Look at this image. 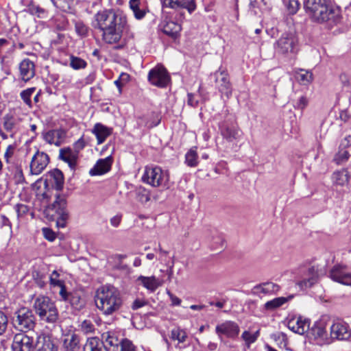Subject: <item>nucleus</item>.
<instances>
[{
  "mask_svg": "<svg viewBox=\"0 0 351 351\" xmlns=\"http://www.w3.org/2000/svg\"><path fill=\"white\" fill-rule=\"evenodd\" d=\"M92 26L101 32V40L108 45L119 43L123 32L129 29L126 15L113 9L97 12L94 16Z\"/></svg>",
  "mask_w": 351,
  "mask_h": 351,
  "instance_id": "obj_1",
  "label": "nucleus"
},
{
  "mask_svg": "<svg viewBox=\"0 0 351 351\" xmlns=\"http://www.w3.org/2000/svg\"><path fill=\"white\" fill-rule=\"evenodd\" d=\"M97 308L104 315H112L121 308L123 301L117 288L106 285L99 287L95 299Z\"/></svg>",
  "mask_w": 351,
  "mask_h": 351,
  "instance_id": "obj_2",
  "label": "nucleus"
},
{
  "mask_svg": "<svg viewBox=\"0 0 351 351\" xmlns=\"http://www.w3.org/2000/svg\"><path fill=\"white\" fill-rule=\"evenodd\" d=\"M304 8L306 14L315 21L337 23L340 21L339 10L329 7L326 0H306Z\"/></svg>",
  "mask_w": 351,
  "mask_h": 351,
  "instance_id": "obj_3",
  "label": "nucleus"
},
{
  "mask_svg": "<svg viewBox=\"0 0 351 351\" xmlns=\"http://www.w3.org/2000/svg\"><path fill=\"white\" fill-rule=\"evenodd\" d=\"M44 213L49 219L56 221L58 228H64L69 218L66 197L56 193L55 200L52 204L46 206Z\"/></svg>",
  "mask_w": 351,
  "mask_h": 351,
  "instance_id": "obj_4",
  "label": "nucleus"
},
{
  "mask_svg": "<svg viewBox=\"0 0 351 351\" xmlns=\"http://www.w3.org/2000/svg\"><path fill=\"white\" fill-rule=\"evenodd\" d=\"M34 308L42 321L55 323L58 318V311L54 302L47 296L38 297L34 301Z\"/></svg>",
  "mask_w": 351,
  "mask_h": 351,
  "instance_id": "obj_5",
  "label": "nucleus"
},
{
  "mask_svg": "<svg viewBox=\"0 0 351 351\" xmlns=\"http://www.w3.org/2000/svg\"><path fill=\"white\" fill-rule=\"evenodd\" d=\"M169 179L168 172L158 166L146 167L142 176V181L154 187H166Z\"/></svg>",
  "mask_w": 351,
  "mask_h": 351,
  "instance_id": "obj_6",
  "label": "nucleus"
},
{
  "mask_svg": "<svg viewBox=\"0 0 351 351\" xmlns=\"http://www.w3.org/2000/svg\"><path fill=\"white\" fill-rule=\"evenodd\" d=\"M12 322L15 329L25 333L34 328L36 318L32 310L23 307L16 311Z\"/></svg>",
  "mask_w": 351,
  "mask_h": 351,
  "instance_id": "obj_7",
  "label": "nucleus"
},
{
  "mask_svg": "<svg viewBox=\"0 0 351 351\" xmlns=\"http://www.w3.org/2000/svg\"><path fill=\"white\" fill-rule=\"evenodd\" d=\"M274 49L278 54L295 55L298 51V39L291 34H284L274 44Z\"/></svg>",
  "mask_w": 351,
  "mask_h": 351,
  "instance_id": "obj_8",
  "label": "nucleus"
},
{
  "mask_svg": "<svg viewBox=\"0 0 351 351\" xmlns=\"http://www.w3.org/2000/svg\"><path fill=\"white\" fill-rule=\"evenodd\" d=\"M318 280V270L315 267H309L300 270L296 285L300 289L304 290L315 285Z\"/></svg>",
  "mask_w": 351,
  "mask_h": 351,
  "instance_id": "obj_9",
  "label": "nucleus"
},
{
  "mask_svg": "<svg viewBox=\"0 0 351 351\" xmlns=\"http://www.w3.org/2000/svg\"><path fill=\"white\" fill-rule=\"evenodd\" d=\"M148 80L154 86L165 88L170 81L167 69L162 66H157L149 71Z\"/></svg>",
  "mask_w": 351,
  "mask_h": 351,
  "instance_id": "obj_10",
  "label": "nucleus"
},
{
  "mask_svg": "<svg viewBox=\"0 0 351 351\" xmlns=\"http://www.w3.org/2000/svg\"><path fill=\"white\" fill-rule=\"evenodd\" d=\"M328 276L335 282L351 286V272L344 265L337 264L334 265L329 271Z\"/></svg>",
  "mask_w": 351,
  "mask_h": 351,
  "instance_id": "obj_11",
  "label": "nucleus"
},
{
  "mask_svg": "<svg viewBox=\"0 0 351 351\" xmlns=\"http://www.w3.org/2000/svg\"><path fill=\"white\" fill-rule=\"evenodd\" d=\"M34 341L32 337L23 332L14 335L12 343V351H34Z\"/></svg>",
  "mask_w": 351,
  "mask_h": 351,
  "instance_id": "obj_12",
  "label": "nucleus"
},
{
  "mask_svg": "<svg viewBox=\"0 0 351 351\" xmlns=\"http://www.w3.org/2000/svg\"><path fill=\"white\" fill-rule=\"evenodd\" d=\"M49 162L48 154L43 152L37 151L32 158L29 171L32 175L40 174L47 167Z\"/></svg>",
  "mask_w": 351,
  "mask_h": 351,
  "instance_id": "obj_13",
  "label": "nucleus"
},
{
  "mask_svg": "<svg viewBox=\"0 0 351 351\" xmlns=\"http://www.w3.org/2000/svg\"><path fill=\"white\" fill-rule=\"evenodd\" d=\"M103 343L108 351H119V348L125 338L121 337L120 332L110 330L101 335Z\"/></svg>",
  "mask_w": 351,
  "mask_h": 351,
  "instance_id": "obj_14",
  "label": "nucleus"
},
{
  "mask_svg": "<svg viewBox=\"0 0 351 351\" xmlns=\"http://www.w3.org/2000/svg\"><path fill=\"white\" fill-rule=\"evenodd\" d=\"M219 130L223 138L229 142L238 140L241 131L233 121H224L219 124Z\"/></svg>",
  "mask_w": 351,
  "mask_h": 351,
  "instance_id": "obj_15",
  "label": "nucleus"
},
{
  "mask_svg": "<svg viewBox=\"0 0 351 351\" xmlns=\"http://www.w3.org/2000/svg\"><path fill=\"white\" fill-rule=\"evenodd\" d=\"M213 75L219 90L221 94L229 97L232 95V88L227 71L219 70L215 72Z\"/></svg>",
  "mask_w": 351,
  "mask_h": 351,
  "instance_id": "obj_16",
  "label": "nucleus"
},
{
  "mask_svg": "<svg viewBox=\"0 0 351 351\" xmlns=\"http://www.w3.org/2000/svg\"><path fill=\"white\" fill-rule=\"evenodd\" d=\"M240 332L239 325L232 321H226L218 324L215 328V332L220 339L222 336L234 339L237 337Z\"/></svg>",
  "mask_w": 351,
  "mask_h": 351,
  "instance_id": "obj_17",
  "label": "nucleus"
},
{
  "mask_svg": "<svg viewBox=\"0 0 351 351\" xmlns=\"http://www.w3.org/2000/svg\"><path fill=\"white\" fill-rule=\"evenodd\" d=\"M287 326L293 332L303 335L309 330L310 320L302 316H293L288 320Z\"/></svg>",
  "mask_w": 351,
  "mask_h": 351,
  "instance_id": "obj_18",
  "label": "nucleus"
},
{
  "mask_svg": "<svg viewBox=\"0 0 351 351\" xmlns=\"http://www.w3.org/2000/svg\"><path fill=\"white\" fill-rule=\"evenodd\" d=\"M19 76L25 82L32 79L36 74V66L29 58L23 59L19 65Z\"/></svg>",
  "mask_w": 351,
  "mask_h": 351,
  "instance_id": "obj_19",
  "label": "nucleus"
},
{
  "mask_svg": "<svg viewBox=\"0 0 351 351\" xmlns=\"http://www.w3.org/2000/svg\"><path fill=\"white\" fill-rule=\"evenodd\" d=\"M330 335L332 339L346 340L351 337V330L347 324L337 322L331 326Z\"/></svg>",
  "mask_w": 351,
  "mask_h": 351,
  "instance_id": "obj_20",
  "label": "nucleus"
},
{
  "mask_svg": "<svg viewBox=\"0 0 351 351\" xmlns=\"http://www.w3.org/2000/svg\"><path fill=\"white\" fill-rule=\"evenodd\" d=\"M136 284L146 289L149 292L154 293L158 287L162 285V281L155 276H139Z\"/></svg>",
  "mask_w": 351,
  "mask_h": 351,
  "instance_id": "obj_21",
  "label": "nucleus"
},
{
  "mask_svg": "<svg viewBox=\"0 0 351 351\" xmlns=\"http://www.w3.org/2000/svg\"><path fill=\"white\" fill-rule=\"evenodd\" d=\"M162 7L174 10L185 8L189 13H192L196 8L194 0H163Z\"/></svg>",
  "mask_w": 351,
  "mask_h": 351,
  "instance_id": "obj_22",
  "label": "nucleus"
},
{
  "mask_svg": "<svg viewBox=\"0 0 351 351\" xmlns=\"http://www.w3.org/2000/svg\"><path fill=\"white\" fill-rule=\"evenodd\" d=\"M65 137V132L62 130H51L43 133L44 141L56 146H60Z\"/></svg>",
  "mask_w": 351,
  "mask_h": 351,
  "instance_id": "obj_23",
  "label": "nucleus"
},
{
  "mask_svg": "<svg viewBox=\"0 0 351 351\" xmlns=\"http://www.w3.org/2000/svg\"><path fill=\"white\" fill-rule=\"evenodd\" d=\"M112 164V156H108L97 160L95 166L90 170V176H100L108 172Z\"/></svg>",
  "mask_w": 351,
  "mask_h": 351,
  "instance_id": "obj_24",
  "label": "nucleus"
},
{
  "mask_svg": "<svg viewBox=\"0 0 351 351\" xmlns=\"http://www.w3.org/2000/svg\"><path fill=\"white\" fill-rule=\"evenodd\" d=\"M46 182H49L50 184L58 191H61L64 186V176L62 172L54 169L49 171L47 174Z\"/></svg>",
  "mask_w": 351,
  "mask_h": 351,
  "instance_id": "obj_25",
  "label": "nucleus"
},
{
  "mask_svg": "<svg viewBox=\"0 0 351 351\" xmlns=\"http://www.w3.org/2000/svg\"><path fill=\"white\" fill-rule=\"evenodd\" d=\"M59 158L66 162L71 169H74L78 158L77 151H73L70 147L60 149Z\"/></svg>",
  "mask_w": 351,
  "mask_h": 351,
  "instance_id": "obj_26",
  "label": "nucleus"
},
{
  "mask_svg": "<svg viewBox=\"0 0 351 351\" xmlns=\"http://www.w3.org/2000/svg\"><path fill=\"white\" fill-rule=\"evenodd\" d=\"M9 169L13 176L16 184H23L25 182V176L23 172V167L25 162L21 159L10 164Z\"/></svg>",
  "mask_w": 351,
  "mask_h": 351,
  "instance_id": "obj_27",
  "label": "nucleus"
},
{
  "mask_svg": "<svg viewBox=\"0 0 351 351\" xmlns=\"http://www.w3.org/2000/svg\"><path fill=\"white\" fill-rule=\"evenodd\" d=\"M62 341L65 351H79L80 349V338L75 333L69 332L64 335Z\"/></svg>",
  "mask_w": 351,
  "mask_h": 351,
  "instance_id": "obj_28",
  "label": "nucleus"
},
{
  "mask_svg": "<svg viewBox=\"0 0 351 351\" xmlns=\"http://www.w3.org/2000/svg\"><path fill=\"white\" fill-rule=\"evenodd\" d=\"M63 300L69 301L72 308L77 311L82 309L86 304L83 293L79 291H73L69 293L66 292V298Z\"/></svg>",
  "mask_w": 351,
  "mask_h": 351,
  "instance_id": "obj_29",
  "label": "nucleus"
},
{
  "mask_svg": "<svg viewBox=\"0 0 351 351\" xmlns=\"http://www.w3.org/2000/svg\"><path fill=\"white\" fill-rule=\"evenodd\" d=\"M3 129L10 133V137L14 138L19 130L18 120L10 114H6L2 118Z\"/></svg>",
  "mask_w": 351,
  "mask_h": 351,
  "instance_id": "obj_30",
  "label": "nucleus"
},
{
  "mask_svg": "<svg viewBox=\"0 0 351 351\" xmlns=\"http://www.w3.org/2000/svg\"><path fill=\"white\" fill-rule=\"evenodd\" d=\"M92 133L94 134L97 140V144L103 143L106 139L112 133V128H108L100 123L95 124L92 129Z\"/></svg>",
  "mask_w": 351,
  "mask_h": 351,
  "instance_id": "obj_31",
  "label": "nucleus"
},
{
  "mask_svg": "<svg viewBox=\"0 0 351 351\" xmlns=\"http://www.w3.org/2000/svg\"><path fill=\"white\" fill-rule=\"evenodd\" d=\"M36 346L37 351H58V346L48 335H40L38 337Z\"/></svg>",
  "mask_w": 351,
  "mask_h": 351,
  "instance_id": "obj_32",
  "label": "nucleus"
},
{
  "mask_svg": "<svg viewBox=\"0 0 351 351\" xmlns=\"http://www.w3.org/2000/svg\"><path fill=\"white\" fill-rule=\"evenodd\" d=\"M331 179L333 185L344 186L349 182L350 175L346 169H343L335 171L332 173Z\"/></svg>",
  "mask_w": 351,
  "mask_h": 351,
  "instance_id": "obj_33",
  "label": "nucleus"
},
{
  "mask_svg": "<svg viewBox=\"0 0 351 351\" xmlns=\"http://www.w3.org/2000/svg\"><path fill=\"white\" fill-rule=\"evenodd\" d=\"M280 289V287L274 282H267L257 286L253 289V291L256 294H271L277 293Z\"/></svg>",
  "mask_w": 351,
  "mask_h": 351,
  "instance_id": "obj_34",
  "label": "nucleus"
},
{
  "mask_svg": "<svg viewBox=\"0 0 351 351\" xmlns=\"http://www.w3.org/2000/svg\"><path fill=\"white\" fill-rule=\"evenodd\" d=\"M83 351H108L104 344L97 337L88 338L84 346Z\"/></svg>",
  "mask_w": 351,
  "mask_h": 351,
  "instance_id": "obj_35",
  "label": "nucleus"
},
{
  "mask_svg": "<svg viewBox=\"0 0 351 351\" xmlns=\"http://www.w3.org/2000/svg\"><path fill=\"white\" fill-rule=\"evenodd\" d=\"M182 29L181 25L173 21L167 22L162 27V32L167 36L176 38Z\"/></svg>",
  "mask_w": 351,
  "mask_h": 351,
  "instance_id": "obj_36",
  "label": "nucleus"
},
{
  "mask_svg": "<svg viewBox=\"0 0 351 351\" xmlns=\"http://www.w3.org/2000/svg\"><path fill=\"white\" fill-rule=\"evenodd\" d=\"M308 330L315 339L324 338L326 336V323L324 321H317Z\"/></svg>",
  "mask_w": 351,
  "mask_h": 351,
  "instance_id": "obj_37",
  "label": "nucleus"
},
{
  "mask_svg": "<svg viewBox=\"0 0 351 351\" xmlns=\"http://www.w3.org/2000/svg\"><path fill=\"white\" fill-rule=\"evenodd\" d=\"M53 4L62 11L71 14L75 13V0H51Z\"/></svg>",
  "mask_w": 351,
  "mask_h": 351,
  "instance_id": "obj_38",
  "label": "nucleus"
},
{
  "mask_svg": "<svg viewBox=\"0 0 351 351\" xmlns=\"http://www.w3.org/2000/svg\"><path fill=\"white\" fill-rule=\"evenodd\" d=\"M59 274L54 270L49 277L50 284L53 287H60V295L62 299L66 298V291L64 282L59 280Z\"/></svg>",
  "mask_w": 351,
  "mask_h": 351,
  "instance_id": "obj_39",
  "label": "nucleus"
},
{
  "mask_svg": "<svg viewBox=\"0 0 351 351\" xmlns=\"http://www.w3.org/2000/svg\"><path fill=\"white\" fill-rule=\"evenodd\" d=\"M287 301H288V298H285V297L276 298L271 300L267 302L264 305V308H265V309H266L267 311H274V310L280 307L281 306H282Z\"/></svg>",
  "mask_w": 351,
  "mask_h": 351,
  "instance_id": "obj_40",
  "label": "nucleus"
},
{
  "mask_svg": "<svg viewBox=\"0 0 351 351\" xmlns=\"http://www.w3.org/2000/svg\"><path fill=\"white\" fill-rule=\"evenodd\" d=\"M197 147H192L185 155V162L189 167H196L198 164Z\"/></svg>",
  "mask_w": 351,
  "mask_h": 351,
  "instance_id": "obj_41",
  "label": "nucleus"
},
{
  "mask_svg": "<svg viewBox=\"0 0 351 351\" xmlns=\"http://www.w3.org/2000/svg\"><path fill=\"white\" fill-rule=\"evenodd\" d=\"M295 77L301 84L306 85L312 82L313 74L308 71L300 69V71L296 73Z\"/></svg>",
  "mask_w": 351,
  "mask_h": 351,
  "instance_id": "obj_42",
  "label": "nucleus"
},
{
  "mask_svg": "<svg viewBox=\"0 0 351 351\" xmlns=\"http://www.w3.org/2000/svg\"><path fill=\"white\" fill-rule=\"evenodd\" d=\"M171 338L173 340H177L179 343H184L187 338V334L184 330L177 327L171 330Z\"/></svg>",
  "mask_w": 351,
  "mask_h": 351,
  "instance_id": "obj_43",
  "label": "nucleus"
},
{
  "mask_svg": "<svg viewBox=\"0 0 351 351\" xmlns=\"http://www.w3.org/2000/svg\"><path fill=\"white\" fill-rule=\"evenodd\" d=\"M140 0H130V8L133 11L134 16L137 19H143L145 15V12L139 8Z\"/></svg>",
  "mask_w": 351,
  "mask_h": 351,
  "instance_id": "obj_44",
  "label": "nucleus"
},
{
  "mask_svg": "<svg viewBox=\"0 0 351 351\" xmlns=\"http://www.w3.org/2000/svg\"><path fill=\"white\" fill-rule=\"evenodd\" d=\"M86 62L84 60L75 57L74 56H71L70 57V66L75 70L84 69L86 66Z\"/></svg>",
  "mask_w": 351,
  "mask_h": 351,
  "instance_id": "obj_45",
  "label": "nucleus"
},
{
  "mask_svg": "<svg viewBox=\"0 0 351 351\" xmlns=\"http://www.w3.org/2000/svg\"><path fill=\"white\" fill-rule=\"evenodd\" d=\"M36 90V88H29L23 90L20 95L24 103L29 107H32L31 97Z\"/></svg>",
  "mask_w": 351,
  "mask_h": 351,
  "instance_id": "obj_46",
  "label": "nucleus"
},
{
  "mask_svg": "<svg viewBox=\"0 0 351 351\" xmlns=\"http://www.w3.org/2000/svg\"><path fill=\"white\" fill-rule=\"evenodd\" d=\"M285 4L290 14H295L300 6V3L298 0H285Z\"/></svg>",
  "mask_w": 351,
  "mask_h": 351,
  "instance_id": "obj_47",
  "label": "nucleus"
},
{
  "mask_svg": "<svg viewBox=\"0 0 351 351\" xmlns=\"http://www.w3.org/2000/svg\"><path fill=\"white\" fill-rule=\"evenodd\" d=\"M349 153L347 150L340 149L335 156L334 161L337 165L346 162L349 158Z\"/></svg>",
  "mask_w": 351,
  "mask_h": 351,
  "instance_id": "obj_48",
  "label": "nucleus"
},
{
  "mask_svg": "<svg viewBox=\"0 0 351 351\" xmlns=\"http://www.w3.org/2000/svg\"><path fill=\"white\" fill-rule=\"evenodd\" d=\"M119 351H138L136 346L128 339H124L119 348Z\"/></svg>",
  "mask_w": 351,
  "mask_h": 351,
  "instance_id": "obj_49",
  "label": "nucleus"
},
{
  "mask_svg": "<svg viewBox=\"0 0 351 351\" xmlns=\"http://www.w3.org/2000/svg\"><path fill=\"white\" fill-rule=\"evenodd\" d=\"M75 29L79 36H86L88 34V27L82 21H76Z\"/></svg>",
  "mask_w": 351,
  "mask_h": 351,
  "instance_id": "obj_50",
  "label": "nucleus"
},
{
  "mask_svg": "<svg viewBox=\"0 0 351 351\" xmlns=\"http://www.w3.org/2000/svg\"><path fill=\"white\" fill-rule=\"evenodd\" d=\"M8 325V318L5 313L0 311V336L7 330Z\"/></svg>",
  "mask_w": 351,
  "mask_h": 351,
  "instance_id": "obj_51",
  "label": "nucleus"
},
{
  "mask_svg": "<svg viewBox=\"0 0 351 351\" xmlns=\"http://www.w3.org/2000/svg\"><path fill=\"white\" fill-rule=\"evenodd\" d=\"M16 148V144L9 145L7 147L5 152L4 154V158L7 163L10 164L12 162L11 161V159L15 152Z\"/></svg>",
  "mask_w": 351,
  "mask_h": 351,
  "instance_id": "obj_52",
  "label": "nucleus"
},
{
  "mask_svg": "<svg viewBox=\"0 0 351 351\" xmlns=\"http://www.w3.org/2000/svg\"><path fill=\"white\" fill-rule=\"evenodd\" d=\"M81 330L84 333H91L95 330V326L90 320H84L81 324Z\"/></svg>",
  "mask_w": 351,
  "mask_h": 351,
  "instance_id": "obj_53",
  "label": "nucleus"
},
{
  "mask_svg": "<svg viewBox=\"0 0 351 351\" xmlns=\"http://www.w3.org/2000/svg\"><path fill=\"white\" fill-rule=\"evenodd\" d=\"M241 338L245 341L246 345L247 346V347H250V346L254 343L256 340V337L250 333L249 331H244L243 333H242V335H241Z\"/></svg>",
  "mask_w": 351,
  "mask_h": 351,
  "instance_id": "obj_54",
  "label": "nucleus"
},
{
  "mask_svg": "<svg viewBox=\"0 0 351 351\" xmlns=\"http://www.w3.org/2000/svg\"><path fill=\"white\" fill-rule=\"evenodd\" d=\"M43 233L44 237L49 241H53L56 238L55 232H53L50 228H43Z\"/></svg>",
  "mask_w": 351,
  "mask_h": 351,
  "instance_id": "obj_55",
  "label": "nucleus"
},
{
  "mask_svg": "<svg viewBox=\"0 0 351 351\" xmlns=\"http://www.w3.org/2000/svg\"><path fill=\"white\" fill-rule=\"evenodd\" d=\"M15 210L17 213L18 217H22L27 213L29 211V208L27 206L23 204H19L15 206Z\"/></svg>",
  "mask_w": 351,
  "mask_h": 351,
  "instance_id": "obj_56",
  "label": "nucleus"
},
{
  "mask_svg": "<svg viewBox=\"0 0 351 351\" xmlns=\"http://www.w3.org/2000/svg\"><path fill=\"white\" fill-rule=\"evenodd\" d=\"M138 200L142 203H146L150 200V195L148 191L143 190L138 193Z\"/></svg>",
  "mask_w": 351,
  "mask_h": 351,
  "instance_id": "obj_57",
  "label": "nucleus"
},
{
  "mask_svg": "<svg viewBox=\"0 0 351 351\" xmlns=\"http://www.w3.org/2000/svg\"><path fill=\"white\" fill-rule=\"evenodd\" d=\"M307 104H308L307 98L304 96H302L299 99L298 101L295 104L294 107L298 109L303 110L304 108H306Z\"/></svg>",
  "mask_w": 351,
  "mask_h": 351,
  "instance_id": "obj_58",
  "label": "nucleus"
},
{
  "mask_svg": "<svg viewBox=\"0 0 351 351\" xmlns=\"http://www.w3.org/2000/svg\"><path fill=\"white\" fill-rule=\"evenodd\" d=\"M146 304H147V302L145 300L137 299L134 301V302L132 305V308L133 310H137V309L144 306Z\"/></svg>",
  "mask_w": 351,
  "mask_h": 351,
  "instance_id": "obj_59",
  "label": "nucleus"
},
{
  "mask_svg": "<svg viewBox=\"0 0 351 351\" xmlns=\"http://www.w3.org/2000/svg\"><path fill=\"white\" fill-rule=\"evenodd\" d=\"M167 294L169 296L173 306H179L181 304L182 301L179 298L171 293L170 291H167Z\"/></svg>",
  "mask_w": 351,
  "mask_h": 351,
  "instance_id": "obj_60",
  "label": "nucleus"
},
{
  "mask_svg": "<svg viewBox=\"0 0 351 351\" xmlns=\"http://www.w3.org/2000/svg\"><path fill=\"white\" fill-rule=\"evenodd\" d=\"M121 215H117L110 219V224L113 227H118L121 221Z\"/></svg>",
  "mask_w": 351,
  "mask_h": 351,
  "instance_id": "obj_61",
  "label": "nucleus"
},
{
  "mask_svg": "<svg viewBox=\"0 0 351 351\" xmlns=\"http://www.w3.org/2000/svg\"><path fill=\"white\" fill-rule=\"evenodd\" d=\"M85 146L84 141L82 138H80L77 142L74 144V149L73 151H77V155L79 154V152L82 150Z\"/></svg>",
  "mask_w": 351,
  "mask_h": 351,
  "instance_id": "obj_62",
  "label": "nucleus"
},
{
  "mask_svg": "<svg viewBox=\"0 0 351 351\" xmlns=\"http://www.w3.org/2000/svg\"><path fill=\"white\" fill-rule=\"evenodd\" d=\"M339 80L344 86H349L350 85V79L347 74L341 73L339 75Z\"/></svg>",
  "mask_w": 351,
  "mask_h": 351,
  "instance_id": "obj_63",
  "label": "nucleus"
},
{
  "mask_svg": "<svg viewBox=\"0 0 351 351\" xmlns=\"http://www.w3.org/2000/svg\"><path fill=\"white\" fill-rule=\"evenodd\" d=\"M351 145V136H346L341 141L340 147H348Z\"/></svg>",
  "mask_w": 351,
  "mask_h": 351,
  "instance_id": "obj_64",
  "label": "nucleus"
}]
</instances>
